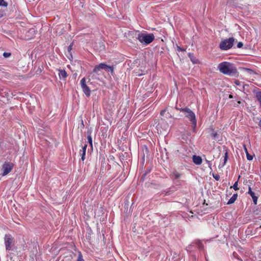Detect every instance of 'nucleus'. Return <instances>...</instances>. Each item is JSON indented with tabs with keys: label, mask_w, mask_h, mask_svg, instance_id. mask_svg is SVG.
<instances>
[{
	"label": "nucleus",
	"mask_w": 261,
	"mask_h": 261,
	"mask_svg": "<svg viewBox=\"0 0 261 261\" xmlns=\"http://www.w3.org/2000/svg\"><path fill=\"white\" fill-rule=\"evenodd\" d=\"M101 70H105L107 71L113 72V68L112 66H108L105 63H100L96 65L89 75L90 80H100V75L102 74Z\"/></svg>",
	"instance_id": "1"
},
{
	"label": "nucleus",
	"mask_w": 261,
	"mask_h": 261,
	"mask_svg": "<svg viewBox=\"0 0 261 261\" xmlns=\"http://www.w3.org/2000/svg\"><path fill=\"white\" fill-rule=\"evenodd\" d=\"M219 71L224 74L233 76L237 74V70L233 64L228 62H223L218 66Z\"/></svg>",
	"instance_id": "2"
},
{
	"label": "nucleus",
	"mask_w": 261,
	"mask_h": 261,
	"mask_svg": "<svg viewBox=\"0 0 261 261\" xmlns=\"http://www.w3.org/2000/svg\"><path fill=\"white\" fill-rule=\"evenodd\" d=\"M154 124H156V129L159 134H165L169 130V124L165 119H161L160 121L155 119Z\"/></svg>",
	"instance_id": "3"
},
{
	"label": "nucleus",
	"mask_w": 261,
	"mask_h": 261,
	"mask_svg": "<svg viewBox=\"0 0 261 261\" xmlns=\"http://www.w3.org/2000/svg\"><path fill=\"white\" fill-rule=\"evenodd\" d=\"M137 38L141 43L148 44L154 40V36L153 34L142 33H138Z\"/></svg>",
	"instance_id": "4"
},
{
	"label": "nucleus",
	"mask_w": 261,
	"mask_h": 261,
	"mask_svg": "<svg viewBox=\"0 0 261 261\" xmlns=\"http://www.w3.org/2000/svg\"><path fill=\"white\" fill-rule=\"evenodd\" d=\"M180 111L183 112L185 113V116L192 122V127L193 129H195L197 124L195 114L188 108L181 109Z\"/></svg>",
	"instance_id": "5"
},
{
	"label": "nucleus",
	"mask_w": 261,
	"mask_h": 261,
	"mask_svg": "<svg viewBox=\"0 0 261 261\" xmlns=\"http://www.w3.org/2000/svg\"><path fill=\"white\" fill-rule=\"evenodd\" d=\"M234 38L233 37L224 39L220 43V48L222 50H227L231 48L234 42Z\"/></svg>",
	"instance_id": "6"
},
{
	"label": "nucleus",
	"mask_w": 261,
	"mask_h": 261,
	"mask_svg": "<svg viewBox=\"0 0 261 261\" xmlns=\"http://www.w3.org/2000/svg\"><path fill=\"white\" fill-rule=\"evenodd\" d=\"M14 167V164L11 162H5L2 168V170L3 171V176H5L11 172L13 168Z\"/></svg>",
	"instance_id": "7"
},
{
	"label": "nucleus",
	"mask_w": 261,
	"mask_h": 261,
	"mask_svg": "<svg viewBox=\"0 0 261 261\" xmlns=\"http://www.w3.org/2000/svg\"><path fill=\"white\" fill-rule=\"evenodd\" d=\"M13 238L9 234H6L5 237V243L6 250H10L13 244Z\"/></svg>",
	"instance_id": "8"
},
{
	"label": "nucleus",
	"mask_w": 261,
	"mask_h": 261,
	"mask_svg": "<svg viewBox=\"0 0 261 261\" xmlns=\"http://www.w3.org/2000/svg\"><path fill=\"white\" fill-rule=\"evenodd\" d=\"M81 87L83 92L87 96H89L90 95V88L86 84V80L85 78H83L81 81Z\"/></svg>",
	"instance_id": "9"
},
{
	"label": "nucleus",
	"mask_w": 261,
	"mask_h": 261,
	"mask_svg": "<svg viewBox=\"0 0 261 261\" xmlns=\"http://www.w3.org/2000/svg\"><path fill=\"white\" fill-rule=\"evenodd\" d=\"M248 193L249 194L250 196L252 197L254 203L256 204L257 203V197L255 195V193L252 191L250 187H249V190Z\"/></svg>",
	"instance_id": "10"
},
{
	"label": "nucleus",
	"mask_w": 261,
	"mask_h": 261,
	"mask_svg": "<svg viewBox=\"0 0 261 261\" xmlns=\"http://www.w3.org/2000/svg\"><path fill=\"white\" fill-rule=\"evenodd\" d=\"M193 161L196 165H200L202 163V159L199 156L194 155L193 156Z\"/></svg>",
	"instance_id": "11"
},
{
	"label": "nucleus",
	"mask_w": 261,
	"mask_h": 261,
	"mask_svg": "<svg viewBox=\"0 0 261 261\" xmlns=\"http://www.w3.org/2000/svg\"><path fill=\"white\" fill-rule=\"evenodd\" d=\"M59 75L60 78L65 79L67 77V73L64 70H59Z\"/></svg>",
	"instance_id": "12"
},
{
	"label": "nucleus",
	"mask_w": 261,
	"mask_h": 261,
	"mask_svg": "<svg viewBox=\"0 0 261 261\" xmlns=\"http://www.w3.org/2000/svg\"><path fill=\"white\" fill-rule=\"evenodd\" d=\"M88 136L87 137L88 142L90 144L91 146L92 147V139L91 136V133L88 132Z\"/></svg>",
	"instance_id": "13"
},
{
	"label": "nucleus",
	"mask_w": 261,
	"mask_h": 261,
	"mask_svg": "<svg viewBox=\"0 0 261 261\" xmlns=\"http://www.w3.org/2000/svg\"><path fill=\"white\" fill-rule=\"evenodd\" d=\"M245 152L246 153V156H247V160H248L249 161L252 160L253 159L252 155L249 154V153L248 152L247 149L246 147H245Z\"/></svg>",
	"instance_id": "14"
},
{
	"label": "nucleus",
	"mask_w": 261,
	"mask_h": 261,
	"mask_svg": "<svg viewBox=\"0 0 261 261\" xmlns=\"http://www.w3.org/2000/svg\"><path fill=\"white\" fill-rule=\"evenodd\" d=\"M189 56L191 60L194 64L197 63V60L194 57V56L191 54H189Z\"/></svg>",
	"instance_id": "15"
},
{
	"label": "nucleus",
	"mask_w": 261,
	"mask_h": 261,
	"mask_svg": "<svg viewBox=\"0 0 261 261\" xmlns=\"http://www.w3.org/2000/svg\"><path fill=\"white\" fill-rule=\"evenodd\" d=\"M232 188L234 190L237 191L239 190L238 187V181H236L232 187H231V188Z\"/></svg>",
	"instance_id": "16"
},
{
	"label": "nucleus",
	"mask_w": 261,
	"mask_h": 261,
	"mask_svg": "<svg viewBox=\"0 0 261 261\" xmlns=\"http://www.w3.org/2000/svg\"><path fill=\"white\" fill-rule=\"evenodd\" d=\"M7 6V4L4 1V0H0V6L6 7Z\"/></svg>",
	"instance_id": "17"
},
{
	"label": "nucleus",
	"mask_w": 261,
	"mask_h": 261,
	"mask_svg": "<svg viewBox=\"0 0 261 261\" xmlns=\"http://www.w3.org/2000/svg\"><path fill=\"white\" fill-rule=\"evenodd\" d=\"M236 200L232 198V197H231L229 200H228V201L227 202V204H232Z\"/></svg>",
	"instance_id": "18"
},
{
	"label": "nucleus",
	"mask_w": 261,
	"mask_h": 261,
	"mask_svg": "<svg viewBox=\"0 0 261 261\" xmlns=\"http://www.w3.org/2000/svg\"><path fill=\"white\" fill-rule=\"evenodd\" d=\"M227 158H228V156H227V152H225V156H224V164L223 165H224L225 164V163H226L227 161Z\"/></svg>",
	"instance_id": "19"
},
{
	"label": "nucleus",
	"mask_w": 261,
	"mask_h": 261,
	"mask_svg": "<svg viewBox=\"0 0 261 261\" xmlns=\"http://www.w3.org/2000/svg\"><path fill=\"white\" fill-rule=\"evenodd\" d=\"M77 261H84L81 253H80L78 256Z\"/></svg>",
	"instance_id": "20"
},
{
	"label": "nucleus",
	"mask_w": 261,
	"mask_h": 261,
	"mask_svg": "<svg viewBox=\"0 0 261 261\" xmlns=\"http://www.w3.org/2000/svg\"><path fill=\"white\" fill-rule=\"evenodd\" d=\"M85 155H86V152H82L81 159L82 160V161H84V160L85 159Z\"/></svg>",
	"instance_id": "21"
},
{
	"label": "nucleus",
	"mask_w": 261,
	"mask_h": 261,
	"mask_svg": "<svg viewBox=\"0 0 261 261\" xmlns=\"http://www.w3.org/2000/svg\"><path fill=\"white\" fill-rule=\"evenodd\" d=\"M3 56L5 58H8L11 56V54L9 53H4Z\"/></svg>",
	"instance_id": "22"
},
{
	"label": "nucleus",
	"mask_w": 261,
	"mask_h": 261,
	"mask_svg": "<svg viewBox=\"0 0 261 261\" xmlns=\"http://www.w3.org/2000/svg\"><path fill=\"white\" fill-rule=\"evenodd\" d=\"M196 244L199 248H200L201 249L203 248V246L202 245V244L200 241H197Z\"/></svg>",
	"instance_id": "23"
},
{
	"label": "nucleus",
	"mask_w": 261,
	"mask_h": 261,
	"mask_svg": "<svg viewBox=\"0 0 261 261\" xmlns=\"http://www.w3.org/2000/svg\"><path fill=\"white\" fill-rule=\"evenodd\" d=\"M244 70L245 71H247L250 74L254 73L252 70L248 69V68H244Z\"/></svg>",
	"instance_id": "24"
},
{
	"label": "nucleus",
	"mask_w": 261,
	"mask_h": 261,
	"mask_svg": "<svg viewBox=\"0 0 261 261\" xmlns=\"http://www.w3.org/2000/svg\"><path fill=\"white\" fill-rule=\"evenodd\" d=\"M217 133L216 132H213L212 133V136L214 138H216L217 137Z\"/></svg>",
	"instance_id": "25"
},
{
	"label": "nucleus",
	"mask_w": 261,
	"mask_h": 261,
	"mask_svg": "<svg viewBox=\"0 0 261 261\" xmlns=\"http://www.w3.org/2000/svg\"><path fill=\"white\" fill-rule=\"evenodd\" d=\"M87 145H85L82 147V150H81V151H82V152H86V148H87Z\"/></svg>",
	"instance_id": "26"
},
{
	"label": "nucleus",
	"mask_w": 261,
	"mask_h": 261,
	"mask_svg": "<svg viewBox=\"0 0 261 261\" xmlns=\"http://www.w3.org/2000/svg\"><path fill=\"white\" fill-rule=\"evenodd\" d=\"M243 45V44L242 42H239L237 44V47L238 48H241Z\"/></svg>",
	"instance_id": "27"
},
{
	"label": "nucleus",
	"mask_w": 261,
	"mask_h": 261,
	"mask_svg": "<svg viewBox=\"0 0 261 261\" xmlns=\"http://www.w3.org/2000/svg\"><path fill=\"white\" fill-rule=\"evenodd\" d=\"M166 112V109H165L164 110H162L161 113H160V115L162 116H163L164 115V114H165Z\"/></svg>",
	"instance_id": "28"
},
{
	"label": "nucleus",
	"mask_w": 261,
	"mask_h": 261,
	"mask_svg": "<svg viewBox=\"0 0 261 261\" xmlns=\"http://www.w3.org/2000/svg\"><path fill=\"white\" fill-rule=\"evenodd\" d=\"M173 116L172 115L169 113H167V114H166V118H172Z\"/></svg>",
	"instance_id": "29"
},
{
	"label": "nucleus",
	"mask_w": 261,
	"mask_h": 261,
	"mask_svg": "<svg viewBox=\"0 0 261 261\" xmlns=\"http://www.w3.org/2000/svg\"><path fill=\"white\" fill-rule=\"evenodd\" d=\"M238 197V195L237 194H234L232 195L231 197L232 198H233L235 200H236Z\"/></svg>",
	"instance_id": "30"
},
{
	"label": "nucleus",
	"mask_w": 261,
	"mask_h": 261,
	"mask_svg": "<svg viewBox=\"0 0 261 261\" xmlns=\"http://www.w3.org/2000/svg\"><path fill=\"white\" fill-rule=\"evenodd\" d=\"M205 161H206V163H207V164H208V165L209 167H210V168H211V166H212V163H211V162L210 161H209L207 160H206Z\"/></svg>",
	"instance_id": "31"
},
{
	"label": "nucleus",
	"mask_w": 261,
	"mask_h": 261,
	"mask_svg": "<svg viewBox=\"0 0 261 261\" xmlns=\"http://www.w3.org/2000/svg\"><path fill=\"white\" fill-rule=\"evenodd\" d=\"M104 49H105V46H104L103 44H102L101 45H100V47H99V49L100 50H103Z\"/></svg>",
	"instance_id": "32"
},
{
	"label": "nucleus",
	"mask_w": 261,
	"mask_h": 261,
	"mask_svg": "<svg viewBox=\"0 0 261 261\" xmlns=\"http://www.w3.org/2000/svg\"><path fill=\"white\" fill-rule=\"evenodd\" d=\"M72 44H70L68 47V51L69 52L71 49H72Z\"/></svg>",
	"instance_id": "33"
},
{
	"label": "nucleus",
	"mask_w": 261,
	"mask_h": 261,
	"mask_svg": "<svg viewBox=\"0 0 261 261\" xmlns=\"http://www.w3.org/2000/svg\"><path fill=\"white\" fill-rule=\"evenodd\" d=\"M214 178L216 179V180H219V177L218 176H214Z\"/></svg>",
	"instance_id": "34"
},
{
	"label": "nucleus",
	"mask_w": 261,
	"mask_h": 261,
	"mask_svg": "<svg viewBox=\"0 0 261 261\" xmlns=\"http://www.w3.org/2000/svg\"><path fill=\"white\" fill-rule=\"evenodd\" d=\"M179 177V174H178V175H177V174H176V175H175V177H176V178H178Z\"/></svg>",
	"instance_id": "35"
},
{
	"label": "nucleus",
	"mask_w": 261,
	"mask_h": 261,
	"mask_svg": "<svg viewBox=\"0 0 261 261\" xmlns=\"http://www.w3.org/2000/svg\"><path fill=\"white\" fill-rule=\"evenodd\" d=\"M259 125L261 126V120L259 122Z\"/></svg>",
	"instance_id": "36"
},
{
	"label": "nucleus",
	"mask_w": 261,
	"mask_h": 261,
	"mask_svg": "<svg viewBox=\"0 0 261 261\" xmlns=\"http://www.w3.org/2000/svg\"><path fill=\"white\" fill-rule=\"evenodd\" d=\"M229 97L230 98H232V95H229Z\"/></svg>",
	"instance_id": "37"
},
{
	"label": "nucleus",
	"mask_w": 261,
	"mask_h": 261,
	"mask_svg": "<svg viewBox=\"0 0 261 261\" xmlns=\"http://www.w3.org/2000/svg\"><path fill=\"white\" fill-rule=\"evenodd\" d=\"M236 84H238V82H236Z\"/></svg>",
	"instance_id": "38"
}]
</instances>
